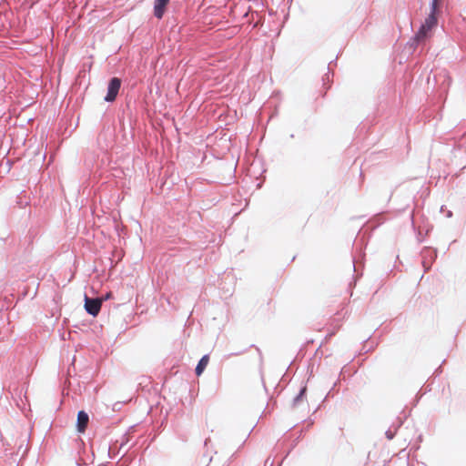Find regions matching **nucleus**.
I'll use <instances>...</instances> for the list:
<instances>
[{"instance_id": "f257e3e1", "label": "nucleus", "mask_w": 466, "mask_h": 466, "mask_svg": "<svg viewBox=\"0 0 466 466\" xmlns=\"http://www.w3.org/2000/svg\"><path fill=\"white\" fill-rule=\"evenodd\" d=\"M103 299H90L87 296L85 297V309L90 315L96 317L98 315Z\"/></svg>"}, {"instance_id": "f03ea898", "label": "nucleus", "mask_w": 466, "mask_h": 466, "mask_svg": "<svg viewBox=\"0 0 466 466\" xmlns=\"http://www.w3.org/2000/svg\"><path fill=\"white\" fill-rule=\"evenodd\" d=\"M121 86V80L118 77H113L108 84L107 94L105 96V100L107 102H113L116 98Z\"/></svg>"}, {"instance_id": "7ed1b4c3", "label": "nucleus", "mask_w": 466, "mask_h": 466, "mask_svg": "<svg viewBox=\"0 0 466 466\" xmlns=\"http://www.w3.org/2000/svg\"><path fill=\"white\" fill-rule=\"evenodd\" d=\"M88 421H89L88 414L84 410H80L77 414V421H76L77 431L80 433H84L87 428Z\"/></svg>"}, {"instance_id": "20e7f679", "label": "nucleus", "mask_w": 466, "mask_h": 466, "mask_svg": "<svg viewBox=\"0 0 466 466\" xmlns=\"http://www.w3.org/2000/svg\"><path fill=\"white\" fill-rule=\"evenodd\" d=\"M170 0H155L154 15L161 19L166 12V7Z\"/></svg>"}, {"instance_id": "39448f33", "label": "nucleus", "mask_w": 466, "mask_h": 466, "mask_svg": "<svg viewBox=\"0 0 466 466\" xmlns=\"http://www.w3.org/2000/svg\"><path fill=\"white\" fill-rule=\"evenodd\" d=\"M431 30H432V28L425 27V25L422 24L420 30L418 31V33L415 35V40L417 42L424 41L426 38L431 36Z\"/></svg>"}, {"instance_id": "423d86ee", "label": "nucleus", "mask_w": 466, "mask_h": 466, "mask_svg": "<svg viewBox=\"0 0 466 466\" xmlns=\"http://www.w3.org/2000/svg\"><path fill=\"white\" fill-rule=\"evenodd\" d=\"M209 361L208 355L203 356L200 360L198 361L197 367H196V374L197 376H200L203 371L205 370L206 367L208 366Z\"/></svg>"}, {"instance_id": "0eeeda50", "label": "nucleus", "mask_w": 466, "mask_h": 466, "mask_svg": "<svg viewBox=\"0 0 466 466\" xmlns=\"http://www.w3.org/2000/svg\"><path fill=\"white\" fill-rule=\"evenodd\" d=\"M425 27L434 28L437 25V17L433 13H431L423 23Z\"/></svg>"}, {"instance_id": "6e6552de", "label": "nucleus", "mask_w": 466, "mask_h": 466, "mask_svg": "<svg viewBox=\"0 0 466 466\" xmlns=\"http://www.w3.org/2000/svg\"><path fill=\"white\" fill-rule=\"evenodd\" d=\"M439 2H440V0H432L431 13H433L435 15L436 10L438 8Z\"/></svg>"}, {"instance_id": "1a4fd4ad", "label": "nucleus", "mask_w": 466, "mask_h": 466, "mask_svg": "<svg viewBox=\"0 0 466 466\" xmlns=\"http://www.w3.org/2000/svg\"><path fill=\"white\" fill-rule=\"evenodd\" d=\"M111 296H112V294H111V293H107V294L106 295V297L103 299V300L110 299V298H111Z\"/></svg>"}, {"instance_id": "9d476101", "label": "nucleus", "mask_w": 466, "mask_h": 466, "mask_svg": "<svg viewBox=\"0 0 466 466\" xmlns=\"http://www.w3.org/2000/svg\"><path fill=\"white\" fill-rule=\"evenodd\" d=\"M305 392V389H303L300 392V394H303Z\"/></svg>"}]
</instances>
